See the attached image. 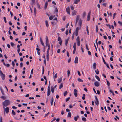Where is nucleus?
<instances>
[{"mask_svg": "<svg viewBox=\"0 0 122 122\" xmlns=\"http://www.w3.org/2000/svg\"><path fill=\"white\" fill-rule=\"evenodd\" d=\"M10 102L8 100H5L3 103V105L4 106L6 107L10 105Z\"/></svg>", "mask_w": 122, "mask_h": 122, "instance_id": "obj_1", "label": "nucleus"}, {"mask_svg": "<svg viewBox=\"0 0 122 122\" xmlns=\"http://www.w3.org/2000/svg\"><path fill=\"white\" fill-rule=\"evenodd\" d=\"M0 75L3 80L5 79V75L3 74L2 71H0Z\"/></svg>", "mask_w": 122, "mask_h": 122, "instance_id": "obj_2", "label": "nucleus"}, {"mask_svg": "<svg viewBox=\"0 0 122 122\" xmlns=\"http://www.w3.org/2000/svg\"><path fill=\"white\" fill-rule=\"evenodd\" d=\"M95 99L96 100V101H95V102L97 106L98 104H99V101L98 100L97 97L96 96H95Z\"/></svg>", "mask_w": 122, "mask_h": 122, "instance_id": "obj_3", "label": "nucleus"}, {"mask_svg": "<svg viewBox=\"0 0 122 122\" xmlns=\"http://www.w3.org/2000/svg\"><path fill=\"white\" fill-rule=\"evenodd\" d=\"M76 40L77 41V45L78 46H79L80 45V38L79 36L77 37Z\"/></svg>", "mask_w": 122, "mask_h": 122, "instance_id": "obj_4", "label": "nucleus"}, {"mask_svg": "<svg viewBox=\"0 0 122 122\" xmlns=\"http://www.w3.org/2000/svg\"><path fill=\"white\" fill-rule=\"evenodd\" d=\"M80 17V16L79 15H78L76 18V22H75V25H76L77 24L78 22V20H79Z\"/></svg>", "mask_w": 122, "mask_h": 122, "instance_id": "obj_5", "label": "nucleus"}, {"mask_svg": "<svg viewBox=\"0 0 122 122\" xmlns=\"http://www.w3.org/2000/svg\"><path fill=\"white\" fill-rule=\"evenodd\" d=\"M79 29V28L78 27H77L76 28V29L75 30V34L76 36H77L78 35Z\"/></svg>", "mask_w": 122, "mask_h": 122, "instance_id": "obj_6", "label": "nucleus"}, {"mask_svg": "<svg viewBox=\"0 0 122 122\" xmlns=\"http://www.w3.org/2000/svg\"><path fill=\"white\" fill-rule=\"evenodd\" d=\"M94 85L96 87H98L99 86V83L97 81H96L94 83Z\"/></svg>", "mask_w": 122, "mask_h": 122, "instance_id": "obj_7", "label": "nucleus"}, {"mask_svg": "<svg viewBox=\"0 0 122 122\" xmlns=\"http://www.w3.org/2000/svg\"><path fill=\"white\" fill-rule=\"evenodd\" d=\"M66 12H67V14H70V8L69 7H68L66 9Z\"/></svg>", "mask_w": 122, "mask_h": 122, "instance_id": "obj_8", "label": "nucleus"}, {"mask_svg": "<svg viewBox=\"0 0 122 122\" xmlns=\"http://www.w3.org/2000/svg\"><path fill=\"white\" fill-rule=\"evenodd\" d=\"M74 94L75 97H76L77 96V91L76 89H75L74 90Z\"/></svg>", "mask_w": 122, "mask_h": 122, "instance_id": "obj_9", "label": "nucleus"}, {"mask_svg": "<svg viewBox=\"0 0 122 122\" xmlns=\"http://www.w3.org/2000/svg\"><path fill=\"white\" fill-rule=\"evenodd\" d=\"M91 11H90L88 14L87 15V21H89L90 19Z\"/></svg>", "mask_w": 122, "mask_h": 122, "instance_id": "obj_10", "label": "nucleus"}, {"mask_svg": "<svg viewBox=\"0 0 122 122\" xmlns=\"http://www.w3.org/2000/svg\"><path fill=\"white\" fill-rule=\"evenodd\" d=\"M78 58L76 56L75 58L74 63H75L76 64L78 63Z\"/></svg>", "mask_w": 122, "mask_h": 122, "instance_id": "obj_11", "label": "nucleus"}, {"mask_svg": "<svg viewBox=\"0 0 122 122\" xmlns=\"http://www.w3.org/2000/svg\"><path fill=\"white\" fill-rule=\"evenodd\" d=\"M9 108L8 107H7L5 109V111L6 113V114H7L9 112Z\"/></svg>", "mask_w": 122, "mask_h": 122, "instance_id": "obj_12", "label": "nucleus"}, {"mask_svg": "<svg viewBox=\"0 0 122 122\" xmlns=\"http://www.w3.org/2000/svg\"><path fill=\"white\" fill-rule=\"evenodd\" d=\"M80 0H74V3L75 4H77L80 1Z\"/></svg>", "mask_w": 122, "mask_h": 122, "instance_id": "obj_13", "label": "nucleus"}, {"mask_svg": "<svg viewBox=\"0 0 122 122\" xmlns=\"http://www.w3.org/2000/svg\"><path fill=\"white\" fill-rule=\"evenodd\" d=\"M48 5V2H46L44 6V9L45 10L46 9Z\"/></svg>", "mask_w": 122, "mask_h": 122, "instance_id": "obj_14", "label": "nucleus"}, {"mask_svg": "<svg viewBox=\"0 0 122 122\" xmlns=\"http://www.w3.org/2000/svg\"><path fill=\"white\" fill-rule=\"evenodd\" d=\"M82 22V20H81V19H80L79 22V25L80 27L81 25Z\"/></svg>", "mask_w": 122, "mask_h": 122, "instance_id": "obj_15", "label": "nucleus"}, {"mask_svg": "<svg viewBox=\"0 0 122 122\" xmlns=\"http://www.w3.org/2000/svg\"><path fill=\"white\" fill-rule=\"evenodd\" d=\"M76 13L77 12L76 11L74 10L72 11V15L73 16L75 15L76 14Z\"/></svg>", "mask_w": 122, "mask_h": 122, "instance_id": "obj_16", "label": "nucleus"}, {"mask_svg": "<svg viewBox=\"0 0 122 122\" xmlns=\"http://www.w3.org/2000/svg\"><path fill=\"white\" fill-rule=\"evenodd\" d=\"M96 64L95 63H94L93 65V68L95 70L96 69Z\"/></svg>", "mask_w": 122, "mask_h": 122, "instance_id": "obj_17", "label": "nucleus"}, {"mask_svg": "<svg viewBox=\"0 0 122 122\" xmlns=\"http://www.w3.org/2000/svg\"><path fill=\"white\" fill-rule=\"evenodd\" d=\"M49 41L48 40V38L47 36L46 37V45L47 44H49Z\"/></svg>", "mask_w": 122, "mask_h": 122, "instance_id": "obj_18", "label": "nucleus"}, {"mask_svg": "<svg viewBox=\"0 0 122 122\" xmlns=\"http://www.w3.org/2000/svg\"><path fill=\"white\" fill-rule=\"evenodd\" d=\"M62 77H61L58 80V83H61L62 81Z\"/></svg>", "mask_w": 122, "mask_h": 122, "instance_id": "obj_19", "label": "nucleus"}, {"mask_svg": "<svg viewBox=\"0 0 122 122\" xmlns=\"http://www.w3.org/2000/svg\"><path fill=\"white\" fill-rule=\"evenodd\" d=\"M69 40V38H68L66 40H65V44L66 46L68 43V41Z\"/></svg>", "mask_w": 122, "mask_h": 122, "instance_id": "obj_20", "label": "nucleus"}, {"mask_svg": "<svg viewBox=\"0 0 122 122\" xmlns=\"http://www.w3.org/2000/svg\"><path fill=\"white\" fill-rule=\"evenodd\" d=\"M78 81L79 82H83V80L81 79L80 78H78Z\"/></svg>", "mask_w": 122, "mask_h": 122, "instance_id": "obj_21", "label": "nucleus"}, {"mask_svg": "<svg viewBox=\"0 0 122 122\" xmlns=\"http://www.w3.org/2000/svg\"><path fill=\"white\" fill-rule=\"evenodd\" d=\"M79 116L77 115V117H74V120L75 121H77V120L78 118H79Z\"/></svg>", "mask_w": 122, "mask_h": 122, "instance_id": "obj_22", "label": "nucleus"}, {"mask_svg": "<svg viewBox=\"0 0 122 122\" xmlns=\"http://www.w3.org/2000/svg\"><path fill=\"white\" fill-rule=\"evenodd\" d=\"M95 78L98 80V81H100V79L99 78V77L97 75H95Z\"/></svg>", "mask_w": 122, "mask_h": 122, "instance_id": "obj_23", "label": "nucleus"}, {"mask_svg": "<svg viewBox=\"0 0 122 122\" xmlns=\"http://www.w3.org/2000/svg\"><path fill=\"white\" fill-rule=\"evenodd\" d=\"M68 117H71V113L70 112H69L68 113V115L67 116Z\"/></svg>", "mask_w": 122, "mask_h": 122, "instance_id": "obj_24", "label": "nucleus"}, {"mask_svg": "<svg viewBox=\"0 0 122 122\" xmlns=\"http://www.w3.org/2000/svg\"><path fill=\"white\" fill-rule=\"evenodd\" d=\"M95 72L97 74H99V71L98 69H97L95 71Z\"/></svg>", "mask_w": 122, "mask_h": 122, "instance_id": "obj_25", "label": "nucleus"}, {"mask_svg": "<svg viewBox=\"0 0 122 122\" xmlns=\"http://www.w3.org/2000/svg\"><path fill=\"white\" fill-rule=\"evenodd\" d=\"M50 90H48L47 93V96H49L50 95Z\"/></svg>", "mask_w": 122, "mask_h": 122, "instance_id": "obj_26", "label": "nucleus"}, {"mask_svg": "<svg viewBox=\"0 0 122 122\" xmlns=\"http://www.w3.org/2000/svg\"><path fill=\"white\" fill-rule=\"evenodd\" d=\"M63 87V85L62 83H61L60 85L59 88V89H61Z\"/></svg>", "mask_w": 122, "mask_h": 122, "instance_id": "obj_27", "label": "nucleus"}, {"mask_svg": "<svg viewBox=\"0 0 122 122\" xmlns=\"http://www.w3.org/2000/svg\"><path fill=\"white\" fill-rule=\"evenodd\" d=\"M45 23L46 26L47 27H48L49 26V25L48 24V21L47 20L46 21H45Z\"/></svg>", "mask_w": 122, "mask_h": 122, "instance_id": "obj_28", "label": "nucleus"}, {"mask_svg": "<svg viewBox=\"0 0 122 122\" xmlns=\"http://www.w3.org/2000/svg\"><path fill=\"white\" fill-rule=\"evenodd\" d=\"M76 43L75 42L74 43L73 46V47L74 49H76Z\"/></svg>", "mask_w": 122, "mask_h": 122, "instance_id": "obj_29", "label": "nucleus"}, {"mask_svg": "<svg viewBox=\"0 0 122 122\" xmlns=\"http://www.w3.org/2000/svg\"><path fill=\"white\" fill-rule=\"evenodd\" d=\"M106 25L107 26H109L110 29L111 28V27L109 24H106Z\"/></svg>", "mask_w": 122, "mask_h": 122, "instance_id": "obj_30", "label": "nucleus"}, {"mask_svg": "<svg viewBox=\"0 0 122 122\" xmlns=\"http://www.w3.org/2000/svg\"><path fill=\"white\" fill-rule=\"evenodd\" d=\"M12 113L13 115H15L16 114V113L13 110H12Z\"/></svg>", "mask_w": 122, "mask_h": 122, "instance_id": "obj_31", "label": "nucleus"}, {"mask_svg": "<svg viewBox=\"0 0 122 122\" xmlns=\"http://www.w3.org/2000/svg\"><path fill=\"white\" fill-rule=\"evenodd\" d=\"M106 81L107 85H108V86H109L110 85V83L109 82L107 79H106Z\"/></svg>", "mask_w": 122, "mask_h": 122, "instance_id": "obj_32", "label": "nucleus"}, {"mask_svg": "<svg viewBox=\"0 0 122 122\" xmlns=\"http://www.w3.org/2000/svg\"><path fill=\"white\" fill-rule=\"evenodd\" d=\"M96 32L97 33L98 30V26L97 25L96 26Z\"/></svg>", "mask_w": 122, "mask_h": 122, "instance_id": "obj_33", "label": "nucleus"}, {"mask_svg": "<svg viewBox=\"0 0 122 122\" xmlns=\"http://www.w3.org/2000/svg\"><path fill=\"white\" fill-rule=\"evenodd\" d=\"M67 93L68 92L67 91H65L64 93V96H66L67 94Z\"/></svg>", "mask_w": 122, "mask_h": 122, "instance_id": "obj_34", "label": "nucleus"}, {"mask_svg": "<svg viewBox=\"0 0 122 122\" xmlns=\"http://www.w3.org/2000/svg\"><path fill=\"white\" fill-rule=\"evenodd\" d=\"M82 120L84 121L85 122L86 121V119L85 117H83L82 118Z\"/></svg>", "mask_w": 122, "mask_h": 122, "instance_id": "obj_35", "label": "nucleus"}, {"mask_svg": "<svg viewBox=\"0 0 122 122\" xmlns=\"http://www.w3.org/2000/svg\"><path fill=\"white\" fill-rule=\"evenodd\" d=\"M14 118L15 119H16L17 120H20L21 119V118H19V119H18L17 117H14Z\"/></svg>", "mask_w": 122, "mask_h": 122, "instance_id": "obj_36", "label": "nucleus"}, {"mask_svg": "<svg viewBox=\"0 0 122 122\" xmlns=\"http://www.w3.org/2000/svg\"><path fill=\"white\" fill-rule=\"evenodd\" d=\"M0 90L1 91V92L3 95H4V92L3 91L1 87L0 88Z\"/></svg>", "mask_w": 122, "mask_h": 122, "instance_id": "obj_37", "label": "nucleus"}, {"mask_svg": "<svg viewBox=\"0 0 122 122\" xmlns=\"http://www.w3.org/2000/svg\"><path fill=\"white\" fill-rule=\"evenodd\" d=\"M98 39V38H97V39H96V41H95L96 42V44H97V47H98V44L97 42Z\"/></svg>", "mask_w": 122, "mask_h": 122, "instance_id": "obj_38", "label": "nucleus"}, {"mask_svg": "<svg viewBox=\"0 0 122 122\" xmlns=\"http://www.w3.org/2000/svg\"><path fill=\"white\" fill-rule=\"evenodd\" d=\"M57 77V73H56L54 76H53L54 79L56 78Z\"/></svg>", "mask_w": 122, "mask_h": 122, "instance_id": "obj_39", "label": "nucleus"}, {"mask_svg": "<svg viewBox=\"0 0 122 122\" xmlns=\"http://www.w3.org/2000/svg\"><path fill=\"white\" fill-rule=\"evenodd\" d=\"M86 12H84L83 14V18H84L85 16H86Z\"/></svg>", "mask_w": 122, "mask_h": 122, "instance_id": "obj_40", "label": "nucleus"}, {"mask_svg": "<svg viewBox=\"0 0 122 122\" xmlns=\"http://www.w3.org/2000/svg\"><path fill=\"white\" fill-rule=\"evenodd\" d=\"M102 60H103V61L104 63L105 64H106V62L105 61V60L104 59V58H103V57H102Z\"/></svg>", "mask_w": 122, "mask_h": 122, "instance_id": "obj_41", "label": "nucleus"}, {"mask_svg": "<svg viewBox=\"0 0 122 122\" xmlns=\"http://www.w3.org/2000/svg\"><path fill=\"white\" fill-rule=\"evenodd\" d=\"M70 71L69 70H68L67 71V75H68V77L69 76V75L70 74Z\"/></svg>", "mask_w": 122, "mask_h": 122, "instance_id": "obj_42", "label": "nucleus"}, {"mask_svg": "<svg viewBox=\"0 0 122 122\" xmlns=\"http://www.w3.org/2000/svg\"><path fill=\"white\" fill-rule=\"evenodd\" d=\"M34 13L35 15H36V9L35 8H34Z\"/></svg>", "mask_w": 122, "mask_h": 122, "instance_id": "obj_43", "label": "nucleus"}, {"mask_svg": "<svg viewBox=\"0 0 122 122\" xmlns=\"http://www.w3.org/2000/svg\"><path fill=\"white\" fill-rule=\"evenodd\" d=\"M1 98L4 100H5L6 99V97L4 96H1Z\"/></svg>", "mask_w": 122, "mask_h": 122, "instance_id": "obj_44", "label": "nucleus"}, {"mask_svg": "<svg viewBox=\"0 0 122 122\" xmlns=\"http://www.w3.org/2000/svg\"><path fill=\"white\" fill-rule=\"evenodd\" d=\"M46 46H47L48 47V48L50 49V45L49 44H46Z\"/></svg>", "mask_w": 122, "mask_h": 122, "instance_id": "obj_45", "label": "nucleus"}, {"mask_svg": "<svg viewBox=\"0 0 122 122\" xmlns=\"http://www.w3.org/2000/svg\"><path fill=\"white\" fill-rule=\"evenodd\" d=\"M68 30H67L66 31V36L68 34Z\"/></svg>", "mask_w": 122, "mask_h": 122, "instance_id": "obj_46", "label": "nucleus"}, {"mask_svg": "<svg viewBox=\"0 0 122 122\" xmlns=\"http://www.w3.org/2000/svg\"><path fill=\"white\" fill-rule=\"evenodd\" d=\"M3 19H4V21H5V23H6L7 21H6V17H4V18H3Z\"/></svg>", "mask_w": 122, "mask_h": 122, "instance_id": "obj_47", "label": "nucleus"}, {"mask_svg": "<svg viewBox=\"0 0 122 122\" xmlns=\"http://www.w3.org/2000/svg\"><path fill=\"white\" fill-rule=\"evenodd\" d=\"M55 12H58V10L57 8L56 7L55 8Z\"/></svg>", "mask_w": 122, "mask_h": 122, "instance_id": "obj_48", "label": "nucleus"}, {"mask_svg": "<svg viewBox=\"0 0 122 122\" xmlns=\"http://www.w3.org/2000/svg\"><path fill=\"white\" fill-rule=\"evenodd\" d=\"M40 41L41 43L42 44V46H44V44L43 42V41Z\"/></svg>", "mask_w": 122, "mask_h": 122, "instance_id": "obj_49", "label": "nucleus"}, {"mask_svg": "<svg viewBox=\"0 0 122 122\" xmlns=\"http://www.w3.org/2000/svg\"><path fill=\"white\" fill-rule=\"evenodd\" d=\"M53 19V17L52 16H51L49 17V19L50 20H52Z\"/></svg>", "mask_w": 122, "mask_h": 122, "instance_id": "obj_50", "label": "nucleus"}, {"mask_svg": "<svg viewBox=\"0 0 122 122\" xmlns=\"http://www.w3.org/2000/svg\"><path fill=\"white\" fill-rule=\"evenodd\" d=\"M70 99V97H69L66 98V102H67Z\"/></svg>", "mask_w": 122, "mask_h": 122, "instance_id": "obj_51", "label": "nucleus"}, {"mask_svg": "<svg viewBox=\"0 0 122 122\" xmlns=\"http://www.w3.org/2000/svg\"><path fill=\"white\" fill-rule=\"evenodd\" d=\"M44 67H43H43H42V74H44Z\"/></svg>", "mask_w": 122, "mask_h": 122, "instance_id": "obj_52", "label": "nucleus"}, {"mask_svg": "<svg viewBox=\"0 0 122 122\" xmlns=\"http://www.w3.org/2000/svg\"><path fill=\"white\" fill-rule=\"evenodd\" d=\"M62 40H61V41H60V42H59V44L61 46L62 45Z\"/></svg>", "mask_w": 122, "mask_h": 122, "instance_id": "obj_53", "label": "nucleus"}, {"mask_svg": "<svg viewBox=\"0 0 122 122\" xmlns=\"http://www.w3.org/2000/svg\"><path fill=\"white\" fill-rule=\"evenodd\" d=\"M86 49H87V50H88H88H89V49H88V47L87 45V44H86Z\"/></svg>", "mask_w": 122, "mask_h": 122, "instance_id": "obj_54", "label": "nucleus"}, {"mask_svg": "<svg viewBox=\"0 0 122 122\" xmlns=\"http://www.w3.org/2000/svg\"><path fill=\"white\" fill-rule=\"evenodd\" d=\"M71 9L72 10H73L74 9V7L73 6H70Z\"/></svg>", "mask_w": 122, "mask_h": 122, "instance_id": "obj_55", "label": "nucleus"}, {"mask_svg": "<svg viewBox=\"0 0 122 122\" xmlns=\"http://www.w3.org/2000/svg\"><path fill=\"white\" fill-rule=\"evenodd\" d=\"M58 40L59 41H61V38L60 37H58Z\"/></svg>", "mask_w": 122, "mask_h": 122, "instance_id": "obj_56", "label": "nucleus"}, {"mask_svg": "<svg viewBox=\"0 0 122 122\" xmlns=\"http://www.w3.org/2000/svg\"><path fill=\"white\" fill-rule=\"evenodd\" d=\"M88 55H91V52L89 51H88Z\"/></svg>", "mask_w": 122, "mask_h": 122, "instance_id": "obj_57", "label": "nucleus"}, {"mask_svg": "<svg viewBox=\"0 0 122 122\" xmlns=\"http://www.w3.org/2000/svg\"><path fill=\"white\" fill-rule=\"evenodd\" d=\"M54 88H51V92H52L53 93L54 92Z\"/></svg>", "mask_w": 122, "mask_h": 122, "instance_id": "obj_58", "label": "nucleus"}, {"mask_svg": "<svg viewBox=\"0 0 122 122\" xmlns=\"http://www.w3.org/2000/svg\"><path fill=\"white\" fill-rule=\"evenodd\" d=\"M11 45L13 47L14 46V44L12 42H11L10 43Z\"/></svg>", "mask_w": 122, "mask_h": 122, "instance_id": "obj_59", "label": "nucleus"}, {"mask_svg": "<svg viewBox=\"0 0 122 122\" xmlns=\"http://www.w3.org/2000/svg\"><path fill=\"white\" fill-rule=\"evenodd\" d=\"M9 25H12V22H11L10 21L9 22Z\"/></svg>", "mask_w": 122, "mask_h": 122, "instance_id": "obj_60", "label": "nucleus"}, {"mask_svg": "<svg viewBox=\"0 0 122 122\" xmlns=\"http://www.w3.org/2000/svg\"><path fill=\"white\" fill-rule=\"evenodd\" d=\"M106 5L107 4L106 3H103L102 4L103 5V6H104L105 7L106 6Z\"/></svg>", "mask_w": 122, "mask_h": 122, "instance_id": "obj_61", "label": "nucleus"}, {"mask_svg": "<svg viewBox=\"0 0 122 122\" xmlns=\"http://www.w3.org/2000/svg\"><path fill=\"white\" fill-rule=\"evenodd\" d=\"M107 67L109 69H110V68L109 67L107 63H106V64Z\"/></svg>", "mask_w": 122, "mask_h": 122, "instance_id": "obj_62", "label": "nucleus"}, {"mask_svg": "<svg viewBox=\"0 0 122 122\" xmlns=\"http://www.w3.org/2000/svg\"><path fill=\"white\" fill-rule=\"evenodd\" d=\"M12 65H13V67H14V65H15V63L13 61H12Z\"/></svg>", "mask_w": 122, "mask_h": 122, "instance_id": "obj_63", "label": "nucleus"}, {"mask_svg": "<svg viewBox=\"0 0 122 122\" xmlns=\"http://www.w3.org/2000/svg\"><path fill=\"white\" fill-rule=\"evenodd\" d=\"M20 67H22V66H23V63H22V62L20 64Z\"/></svg>", "mask_w": 122, "mask_h": 122, "instance_id": "obj_64", "label": "nucleus"}]
</instances>
